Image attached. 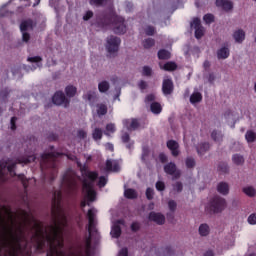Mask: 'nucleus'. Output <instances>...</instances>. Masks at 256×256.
<instances>
[{
  "label": "nucleus",
  "mask_w": 256,
  "mask_h": 256,
  "mask_svg": "<svg viewBox=\"0 0 256 256\" xmlns=\"http://www.w3.org/2000/svg\"><path fill=\"white\" fill-rule=\"evenodd\" d=\"M51 213L55 219V225L50 226L52 234H47L42 222L37 221L35 217L30 218L29 213L22 210L24 225H31V223H34L31 231L35 232L32 235L31 240L35 243L36 251H38V253H45V247L48 243L49 249L46 256H67L65 251H63L65 243L63 241L61 229V225L67 224V216L63 214V209L61 208V193H59L58 199L54 196Z\"/></svg>",
  "instance_id": "1"
},
{
  "label": "nucleus",
  "mask_w": 256,
  "mask_h": 256,
  "mask_svg": "<svg viewBox=\"0 0 256 256\" xmlns=\"http://www.w3.org/2000/svg\"><path fill=\"white\" fill-rule=\"evenodd\" d=\"M9 219L12 223V226L7 224L5 218L0 214V227L2 229V233L4 235V247H10V251H16V256H33V252L29 247V240L24 238L23 236H19L15 232L13 228L15 225V219H13V215H9Z\"/></svg>",
  "instance_id": "2"
},
{
  "label": "nucleus",
  "mask_w": 256,
  "mask_h": 256,
  "mask_svg": "<svg viewBox=\"0 0 256 256\" xmlns=\"http://www.w3.org/2000/svg\"><path fill=\"white\" fill-rule=\"evenodd\" d=\"M96 25L100 29H107L110 25H114L113 32L116 35H123L127 32L125 18L117 15V13L114 10L104 12L101 17H97Z\"/></svg>",
  "instance_id": "3"
},
{
  "label": "nucleus",
  "mask_w": 256,
  "mask_h": 256,
  "mask_svg": "<svg viewBox=\"0 0 256 256\" xmlns=\"http://www.w3.org/2000/svg\"><path fill=\"white\" fill-rule=\"evenodd\" d=\"M63 155L65 154L61 152H48V153H43L41 155L40 167L42 171L44 169H51L52 181H54L58 173L57 162L55 161V159H58V157H63Z\"/></svg>",
  "instance_id": "4"
},
{
  "label": "nucleus",
  "mask_w": 256,
  "mask_h": 256,
  "mask_svg": "<svg viewBox=\"0 0 256 256\" xmlns=\"http://www.w3.org/2000/svg\"><path fill=\"white\" fill-rule=\"evenodd\" d=\"M227 202L220 196H214L207 206L208 211L211 213H221L225 209Z\"/></svg>",
  "instance_id": "5"
},
{
  "label": "nucleus",
  "mask_w": 256,
  "mask_h": 256,
  "mask_svg": "<svg viewBox=\"0 0 256 256\" xmlns=\"http://www.w3.org/2000/svg\"><path fill=\"white\" fill-rule=\"evenodd\" d=\"M88 233H97V209L90 208L87 212Z\"/></svg>",
  "instance_id": "6"
},
{
  "label": "nucleus",
  "mask_w": 256,
  "mask_h": 256,
  "mask_svg": "<svg viewBox=\"0 0 256 256\" xmlns=\"http://www.w3.org/2000/svg\"><path fill=\"white\" fill-rule=\"evenodd\" d=\"M37 159V157L35 156H28V157H23V158H18L16 160V163H12L10 165L7 166V171L10 173V175H12V177H17V173H15V167L18 164H23L24 165H28V163H35V160Z\"/></svg>",
  "instance_id": "7"
},
{
  "label": "nucleus",
  "mask_w": 256,
  "mask_h": 256,
  "mask_svg": "<svg viewBox=\"0 0 256 256\" xmlns=\"http://www.w3.org/2000/svg\"><path fill=\"white\" fill-rule=\"evenodd\" d=\"M121 45V38L117 36H109L106 39V50L108 53H117L119 46Z\"/></svg>",
  "instance_id": "8"
},
{
  "label": "nucleus",
  "mask_w": 256,
  "mask_h": 256,
  "mask_svg": "<svg viewBox=\"0 0 256 256\" xmlns=\"http://www.w3.org/2000/svg\"><path fill=\"white\" fill-rule=\"evenodd\" d=\"M62 185L66 186V189L73 193L77 189V179L69 174H64L62 178Z\"/></svg>",
  "instance_id": "9"
},
{
  "label": "nucleus",
  "mask_w": 256,
  "mask_h": 256,
  "mask_svg": "<svg viewBox=\"0 0 256 256\" xmlns=\"http://www.w3.org/2000/svg\"><path fill=\"white\" fill-rule=\"evenodd\" d=\"M1 241H0V256H17V250H11L10 247H5V236L0 229Z\"/></svg>",
  "instance_id": "10"
},
{
  "label": "nucleus",
  "mask_w": 256,
  "mask_h": 256,
  "mask_svg": "<svg viewBox=\"0 0 256 256\" xmlns=\"http://www.w3.org/2000/svg\"><path fill=\"white\" fill-rule=\"evenodd\" d=\"M190 25L193 27V29H195L196 39H201L203 35H205V28H203V25H201V19L194 18Z\"/></svg>",
  "instance_id": "11"
},
{
  "label": "nucleus",
  "mask_w": 256,
  "mask_h": 256,
  "mask_svg": "<svg viewBox=\"0 0 256 256\" xmlns=\"http://www.w3.org/2000/svg\"><path fill=\"white\" fill-rule=\"evenodd\" d=\"M173 91H175V84L171 78H166L162 82V93L166 97L168 95H173Z\"/></svg>",
  "instance_id": "12"
},
{
  "label": "nucleus",
  "mask_w": 256,
  "mask_h": 256,
  "mask_svg": "<svg viewBox=\"0 0 256 256\" xmlns=\"http://www.w3.org/2000/svg\"><path fill=\"white\" fill-rule=\"evenodd\" d=\"M52 103H54V105H64V107H67L69 100L65 97L63 91H57L52 97Z\"/></svg>",
  "instance_id": "13"
},
{
  "label": "nucleus",
  "mask_w": 256,
  "mask_h": 256,
  "mask_svg": "<svg viewBox=\"0 0 256 256\" xmlns=\"http://www.w3.org/2000/svg\"><path fill=\"white\" fill-rule=\"evenodd\" d=\"M82 187L83 189H85V191H87L88 201H91V202L95 201V198L97 197V192L93 190V184L87 181V179H84L82 183Z\"/></svg>",
  "instance_id": "14"
},
{
  "label": "nucleus",
  "mask_w": 256,
  "mask_h": 256,
  "mask_svg": "<svg viewBox=\"0 0 256 256\" xmlns=\"http://www.w3.org/2000/svg\"><path fill=\"white\" fill-rule=\"evenodd\" d=\"M166 147L171 151L172 157H179L181 151H179V142L175 140H168L166 142Z\"/></svg>",
  "instance_id": "15"
},
{
  "label": "nucleus",
  "mask_w": 256,
  "mask_h": 256,
  "mask_svg": "<svg viewBox=\"0 0 256 256\" xmlns=\"http://www.w3.org/2000/svg\"><path fill=\"white\" fill-rule=\"evenodd\" d=\"M148 219H149V221H153L154 223H157V225L165 224V216L161 213L150 212Z\"/></svg>",
  "instance_id": "16"
},
{
  "label": "nucleus",
  "mask_w": 256,
  "mask_h": 256,
  "mask_svg": "<svg viewBox=\"0 0 256 256\" xmlns=\"http://www.w3.org/2000/svg\"><path fill=\"white\" fill-rule=\"evenodd\" d=\"M125 127L128 131H137L139 129V120L137 118H132L131 121L129 119H126L123 121Z\"/></svg>",
  "instance_id": "17"
},
{
  "label": "nucleus",
  "mask_w": 256,
  "mask_h": 256,
  "mask_svg": "<svg viewBox=\"0 0 256 256\" xmlns=\"http://www.w3.org/2000/svg\"><path fill=\"white\" fill-rule=\"evenodd\" d=\"M121 166L117 160H106V171H113L114 173L119 172Z\"/></svg>",
  "instance_id": "18"
},
{
  "label": "nucleus",
  "mask_w": 256,
  "mask_h": 256,
  "mask_svg": "<svg viewBox=\"0 0 256 256\" xmlns=\"http://www.w3.org/2000/svg\"><path fill=\"white\" fill-rule=\"evenodd\" d=\"M211 149V145L208 142H202L197 145L196 151L199 157H203V155Z\"/></svg>",
  "instance_id": "19"
},
{
  "label": "nucleus",
  "mask_w": 256,
  "mask_h": 256,
  "mask_svg": "<svg viewBox=\"0 0 256 256\" xmlns=\"http://www.w3.org/2000/svg\"><path fill=\"white\" fill-rule=\"evenodd\" d=\"M216 7H221L224 11H231L233 3L229 0H216Z\"/></svg>",
  "instance_id": "20"
},
{
  "label": "nucleus",
  "mask_w": 256,
  "mask_h": 256,
  "mask_svg": "<svg viewBox=\"0 0 256 256\" xmlns=\"http://www.w3.org/2000/svg\"><path fill=\"white\" fill-rule=\"evenodd\" d=\"M91 235H93V233H89V236L85 240V255H83V252L80 251L76 256H91Z\"/></svg>",
  "instance_id": "21"
},
{
  "label": "nucleus",
  "mask_w": 256,
  "mask_h": 256,
  "mask_svg": "<svg viewBox=\"0 0 256 256\" xmlns=\"http://www.w3.org/2000/svg\"><path fill=\"white\" fill-rule=\"evenodd\" d=\"M164 172L167 175H175L177 173V165L174 162H169L164 166Z\"/></svg>",
  "instance_id": "22"
},
{
  "label": "nucleus",
  "mask_w": 256,
  "mask_h": 256,
  "mask_svg": "<svg viewBox=\"0 0 256 256\" xmlns=\"http://www.w3.org/2000/svg\"><path fill=\"white\" fill-rule=\"evenodd\" d=\"M233 38L236 43H243L245 41V31L238 29L233 33Z\"/></svg>",
  "instance_id": "23"
},
{
  "label": "nucleus",
  "mask_w": 256,
  "mask_h": 256,
  "mask_svg": "<svg viewBox=\"0 0 256 256\" xmlns=\"http://www.w3.org/2000/svg\"><path fill=\"white\" fill-rule=\"evenodd\" d=\"M229 55H231V52L227 47H222L217 50L218 59H228Z\"/></svg>",
  "instance_id": "24"
},
{
  "label": "nucleus",
  "mask_w": 256,
  "mask_h": 256,
  "mask_svg": "<svg viewBox=\"0 0 256 256\" xmlns=\"http://www.w3.org/2000/svg\"><path fill=\"white\" fill-rule=\"evenodd\" d=\"M217 191L221 195H229V184L227 182H220L217 186Z\"/></svg>",
  "instance_id": "25"
},
{
  "label": "nucleus",
  "mask_w": 256,
  "mask_h": 256,
  "mask_svg": "<svg viewBox=\"0 0 256 256\" xmlns=\"http://www.w3.org/2000/svg\"><path fill=\"white\" fill-rule=\"evenodd\" d=\"M29 29H33V20L28 19V20L22 21L21 24H20V31L22 33H24L25 31H27Z\"/></svg>",
  "instance_id": "26"
},
{
  "label": "nucleus",
  "mask_w": 256,
  "mask_h": 256,
  "mask_svg": "<svg viewBox=\"0 0 256 256\" xmlns=\"http://www.w3.org/2000/svg\"><path fill=\"white\" fill-rule=\"evenodd\" d=\"M150 111H152L154 115H159L161 111H163V107H161L159 102H152L150 105Z\"/></svg>",
  "instance_id": "27"
},
{
  "label": "nucleus",
  "mask_w": 256,
  "mask_h": 256,
  "mask_svg": "<svg viewBox=\"0 0 256 256\" xmlns=\"http://www.w3.org/2000/svg\"><path fill=\"white\" fill-rule=\"evenodd\" d=\"M124 197H126V199H137L138 194L135 189L128 188L124 191Z\"/></svg>",
  "instance_id": "28"
},
{
  "label": "nucleus",
  "mask_w": 256,
  "mask_h": 256,
  "mask_svg": "<svg viewBox=\"0 0 256 256\" xmlns=\"http://www.w3.org/2000/svg\"><path fill=\"white\" fill-rule=\"evenodd\" d=\"M201 101H203V95H201L200 92H194L190 96V103H192V105H195V103H201Z\"/></svg>",
  "instance_id": "29"
},
{
  "label": "nucleus",
  "mask_w": 256,
  "mask_h": 256,
  "mask_svg": "<svg viewBox=\"0 0 256 256\" xmlns=\"http://www.w3.org/2000/svg\"><path fill=\"white\" fill-rule=\"evenodd\" d=\"M158 59L165 61L167 59H171V52L166 49H161L158 51Z\"/></svg>",
  "instance_id": "30"
},
{
  "label": "nucleus",
  "mask_w": 256,
  "mask_h": 256,
  "mask_svg": "<svg viewBox=\"0 0 256 256\" xmlns=\"http://www.w3.org/2000/svg\"><path fill=\"white\" fill-rule=\"evenodd\" d=\"M92 138L94 141H101L103 139V130L101 128H95L92 132Z\"/></svg>",
  "instance_id": "31"
},
{
  "label": "nucleus",
  "mask_w": 256,
  "mask_h": 256,
  "mask_svg": "<svg viewBox=\"0 0 256 256\" xmlns=\"http://www.w3.org/2000/svg\"><path fill=\"white\" fill-rule=\"evenodd\" d=\"M210 228L209 225L207 224H201L199 226V235H201V237H207V235H209L210 233Z\"/></svg>",
  "instance_id": "32"
},
{
  "label": "nucleus",
  "mask_w": 256,
  "mask_h": 256,
  "mask_svg": "<svg viewBox=\"0 0 256 256\" xmlns=\"http://www.w3.org/2000/svg\"><path fill=\"white\" fill-rule=\"evenodd\" d=\"M65 93L67 97H75L77 95V87L69 85L65 88Z\"/></svg>",
  "instance_id": "33"
},
{
  "label": "nucleus",
  "mask_w": 256,
  "mask_h": 256,
  "mask_svg": "<svg viewBox=\"0 0 256 256\" xmlns=\"http://www.w3.org/2000/svg\"><path fill=\"white\" fill-rule=\"evenodd\" d=\"M111 235L114 239H119L121 237V226L114 225L112 227Z\"/></svg>",
  "instance_id": "34"
},
{
  "label": "nucleus",
  "mask_w": 256,
  "mask_h": 256,
  "mask_svg": "<svg viewBox=\"0 0 256 256\" xmlns=\"http://www.w3.org/2000/svg\"><path fill=\"white\" fill-rule=\"evenodd\" d=\"M243 193L247 195V197H255L256 190L253 188V186H247L242 189Z\"/></svg>",
  "instance_id": "35"
},
{
  "label": "nucleus",
  "mask_w": 256,
  "mask_h": 256,
  "mask_svg": "<svg viewBox=\"0 0 256 256\" xmlns=\"http://www.w3.org/2000/svg\"><path fill=\"white\" fill-rule=\"evenodd\" d=\"M142 46L144 49H151V47L155 46V39L153 38H147L142 41Z\"/></svg>",
  "instance_id": "36"
},
{
  "label": "nucleus",
  "mask_w": 256,
  "mask_h": 256,
  "mask_svg": "<svg viewBox=\"0 0 256 256\" xmlns=\"http://www.w3.org/2000/svg\"><path fill=\"white\" fill-rule=\"evenodd\" d=\"M86 177L90 180V183H95V181H97L98 177H99V173L95 172V171H88L86 172Z\"/></svg>",
  "instance_id": "37"
},
{
  "label": "nucleus",
  "mask_w": 256,
  "mask_h": 256,
  "mask_svg": "<svg viewBox=\"0 0 256 256\" xmlns=\"http://www.w3.org/2000/svg\"><path fill=\"white\" fill-rule=\"evenodd\" d=\"M185 165L187 169H194L195 165H197V162L195 161V158L188 156L185 159Z\"/></svg>",
  "instance_id": "38"
},
{
  "label": "nucleus",
  "mask_w": 256,
  "mask_h": 256,
  "mask_svg": "<svg viewBox=\"0 0 256 256\" xmlns=\"http://www.w3.org/2000/svg\"><path fill=\"white\" fill-rule=\"evenodd\" d=\"M245 139L248 143H254V141L256 140V133L251 130L247 131Z\"/></svg>",
  "instance_id": "39"
},
{
  "label": "nucleus",
  "mask_w": 256,
  "mask_h": 256,
  "mask_svg": "<svg viewBox=\"0 0 256 256\" xmlns=\"http://www.w3.org/2000/svg\"><path fill=\"white\" fill-rule=\"evenodd\" d=\"M109 82L102 81L98 84V90L100 93H107V90L109 89Z\"/></svg>",
  "instance_id": "40"
},
{
  "label": "nucleus",
  "mask_w": 256,
  "mask_h": 256,
  "mask_svg": "<svg viewBox=\"0 0 256 256\" xmlns=\"http://www.w3.org/2000/svg\"><path fill=\"white\" fill-rule=\"evenodd\" d=\"M232 161L235 165H243V163H245V158L239 154H235L232 157Z\"/></svg>",
  "instance_id": "41"
},
{
  "label": "nucleus",
  "mask_w": 256,
  "mask_h": 256,
  "mask_svg": "<svg viewBox=\"0 0 256 256\" xmlns=\"http://www.w3.org/2000/svg\"><path fill=\"white\" fill-rule=\"evenodd\" d=\"M164 71H175L177 70V64L175 62H167L163 66Z\"/></svg>",
  "instance_id": "42"
},
{
  "label": "nucleus",
  "mask_w": 256,
  "mask_h": 256,
  "mask_svg": "<svg viewBox=\"0 0 256 256\" xmlns=\"http://www.w3.org/2000/svg\"><path fill=\"white\" fill-rule=\"evenodd\" d=\"M109 0H89V4L94 7H103Z\"/></svg>",
  "instance_id": "43"
},
{
  "label": "nucleus",
  "mask_w": 256,
  "mask_h": 256,
  "mask_svg": "<svg viewBox=\"0 0 256 256\" xmlns=\"http://www.w3.org/2000/svg\"><path fill=\"white\" fill-rule=\"evenodd\" d=\"M97 113L99 115V117L103 116V115H107V105L105 104H98L97 105Z\"/></svg>",
  "instance_id": "44"
},
{
  "label": "nucleus",
  "mask_w": 256,
  "mask_h": 256,
  "mask_svg": "<svg viewBox=\"0 0 256 256\" xmlns=\"http://www.w3.org/2000/svg\"><path fill=\"white\" fill-rule=\"evenodd\" d=\"M211 138L213 139V141H216V142L223 141V134L221 132L214 130L211 133Z\"/></svg>",
  "instance_id": "45"
},
{
  "label": "nucleus",
  "mask_w": 256,
  "mask_h": 256,
  "mask_svg": "<svg viewBox=\"0 0 256 256\" xmlns=\"http://www.w3.org/2000/svg\"><path fill=\"white\" fill-rule=\"evenodd\" d=\"M203 20L207 25H211V23H215V16L213 14H206L203 17Z\"/></svg>",
  "instance_id": "46"
},
{
  "label": "nucleus",
  "mask_w": 256,
  "mask_h": 256,
  "mask_svg": "<svg viewBox=\"0 0 256 256\" xmlns=\"http://www.w3.org/2000/svg\"><path fill=\"white\" fill-rule=\"evenodd\" d=\"M218 171H220V173H229V166L225 162H220L218 165Z\"/></svg>",
  "instance_id": "47"
},
{
  "label": "nucleus",
  "mask_w": 256,
  "mask_h": 256,
  "mask_svg": "<svg viewBox=\"0 0 256 256\" xmlns=\"http://www.w3.org/2000/svg\"><path fill=\"white\" fill-rule=\"evenodd\" d=\"M18 179L19 181H21L24 189H27V187H29V180L27 179V177L24 176V174H19Z\"/></svg>",
  "instance_id": "48"
},
{
  "label": "nucleus",
  "mask_w": 256,
  "mask_h": 256,
  "mask_svg": "<svg viewBox=\"0 0 256 256\" xmlns=\"http://www.w3.org/2000/svg\"><path fill=\"white\" fill-rule=\"evenodd\" d=\"M83 99H85L86 101H89L91 103V101H94V99H95V92L88 91L86 94L83 95Z\"/></svg>",
  "instance_id": "49"
},
{
  "label": "nucleus",
  "mask_w": 256,
  "mask_h": 256,
  "mask_svg": "<svg viewBox=\"0 0 256 256\" xmlns=\"http://www.w3.org/2000/svg\"><path fill=\"white\" fill-rule=\"evenodd\" d=\"M142 75L144 77H151V75H153V69H151V67L149 66H144L142 70Z\"/></svg>",
  "instance_id": "50"
},
{
  "label": "nucleus",
  "mask_w": 256,
  "mask_h": 256,
  "mask_svg": "<svg viewBox=\"0 0 256 256\" xmlns=\"http://www.w3.org/2000/svg\"><path fill=\"white\" fill-rule=\"evenodd\" d=\"M146 35H148V37H153V35H155V27L148 25L145 29H144Z\"/></svg>",
  "instance_id": "51"
},
{
  "label": "nucleus",
  "mask_w": 256,
  "mask_h": 256,
  "mask_svg": "<svg viewBox=\"0 0 256 256\" xmlns=\"http://www.w3.org/2000/svg\"><path fill=\"white\" fill-rule=\"evenodd\" d=\"M106 133L105 135H109V133H115V131H117V129L115 128V124L113 123H109L106 125Z\"/></svg>",
  "instance_id": "52"
},
{
  "label": "nucleus",
  "mask_w": 256,
  "mask_h": 256,
  "mask_svg": "<svg viewBox=\"0 0 256 256\" xmlns=\"http://www.w3.org/2000/svg\"><path fill=\"white\" fill-rule=\"evenodd\" d=\"M153 195H155V192L152 188H147L146 189V199H148V201H151L153 199Z\"/></svg>",
  "instance_id": "53"
},
{
  "label": "nucleus",
  "mask_w": 256,
  "mask_h": 256,
  "mask_svg": "<svg viewBox=\"0 0 256 256\" xmlns=\"http://www.w3.org/2000/svg\"><path fill=\"white\" fill-rule=\"evenodd\" d=\"M27 61H29L30 63H41V61H43V58H41L40 56L28 57Z\"/></svg>",
  "instance_id": "54"
},
{
  "label": "nucleus",
  "mask_w": 256,
  "mask_h": 256,
  "mask_svg": "<svg viewBox=\"0 0 256 256\" xmlns=\"http://www.w3.org/2000/svg\"><path fill=\"white\" fill-rule=\"evenodd\" d=\"M105 185H107V179L105 178V176H100L98 181V187L103 188L105 187Z\"/></svg>",
  "instance_id": "55"
},
{
  "label": "nucleus",
  "mask_w": 256,
  "mask_h": 256,
  "mask_svg": "<svg viewBox=\"0 0 256 256\" xmlns=\"http://www.w3.org/2000/svg\"><path fill=\"white\" fill-rule=\"evenodd\" d=\"M78 139H87V132L83 129L77 131Z\"/></svg>",
  "instance_id": "56"
},
{
  "label": "nucleus",
  "mask_w": 256,
  "mask_h": 256,
  "mask_svg": "<svg viewBox=\"0 0 256 256\" xmlns=\"http://www.w3.org/2000/svg\"><path fill=\"white\" fill-rule=\"evenodd\" d=\"M174 191H177V193H181L183 191V183L176 182L173 186Z\"/></svg>",
  "instance_id": "57"
},
{
  "label": "nucleus",
  "mask_w": 256,
  "mask_h": 256,
  "mask_svg": "<svg viewBox=\"0 0 256 256\" xmlns=\"http://www.w3.org/2000/svg\"><path fill=\"white\" fill-rule=\"evenodd\" d=\"M164 253L167 256L175 255V251H173V248H171V246H166L165 249H164Z\"/></svg>",
  "instance_id": "58"
},
{
  "label": "nucleus",
  "mask_w": 256,
  "mask_h": 256,
  "mask_svg": "<svg viewBox=\"0 0 256 256\" xmlns=\"http://www.w3.org/2000/svg\"><path fill=\"white\" fill-rule=\"evenodd\" d=\"M158 159L160 161V163H167L168 161V157L165 153L161 152L159 155H158Z\"/></svg>",
  "instance_id": "59"
},
{
  "label": "nucleus",
  "mask_w": 256,
  "mask_h": 256,
  "mask_svg": "<svg viewBox=\"0 0 256 256\" xmlns=\"http://www.w3.org/2000/svg\"><path fill=\"white\" fill-rule=\"evenodd\" d=\"M139 229H141V225L138 222H133L131 224V231H133L134 233H137Z\"/></svg>",
  "instance_id": "60"
},
{
  "label": "nucleus",
  "mask_w": 256,
  "mask_h": 256,
  "mask_svg": "<svg viewBox=\"0 0 256 256\" xmlns=\"http://www.w3.org/2000/svg\"><path fill=\"white\" fill-rule=\"evenodd\" d=\"M248 223L250 225H256V213H253L248 217Z\"/></svg>",
  "instance_id": "61"
},
{
  "label": "nucleus",
  "mask_w": 256,
  "mask_h": 256,
  "mask_svg": "<svg viewBox=\"0 0 256 256\" xmlns=\"http://www.w3.org/2000/svg\"><path fill=\"white\" fill-rule=\"evenodd\" d=\"M156 189L157 191H163L165 189V182L163 181L156 182Z\"/></svg>",
  "instance_id": "62"
},
{
  "label": "nucleus",
  "mask_w": 256,
  "mask_h": 256,
  "mask_svg": "<svg viewBox=\"0 0 256 256\" xmlns=\"http://www.w3.org/2000/svg\"><path fill=\"white\" fill-rule=\"evenodd\" d=\"M168 207L170 211H175V209H177V202H175L174 200H170L168 202Z\"/></svg>",
  "instance_id": "63"
},
{
  "label": "nucleus",
  "mask_w": 256,
  "mask_h": 256,
  "mask_svg": "<svg viewBox=\"0 0 256 256\" xmlns=\"http://www.w3.org/2000/svg\"><path fill=\"white\" fill-rule=\"evenodd\" d=\"M118 256H129V250L127 248H122L119 251Z\"/></svg>",
  "instance_id": "64"
}]
</instances>
